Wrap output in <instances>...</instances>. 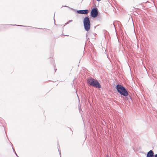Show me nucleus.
Returning a JSON list of instances; mask_svg holds the SVG:
<instances>
[{
  "label": "nucleus",
  "mask_w": 157,
  "mask_h": 157,
  "mask_svg": "<svg viewBox=\"0 0 157 157\" xmlns=\"http://www.w3.org/2000/svg\"><path fill=\"white\" fill-rule=\"evenodd\" d=\"M13 150L14 151V149L13 148Z\"/></svg>",
  "instance_id": "2eb2a0df"
},
{
  "label": "nucleus",
  "mask_w": 157,
  "mask_h": 157,
  "mask_svg": "<svg viewBox=\"0 0 157 157\" xmlns=\"http://www.w3.org/2000/svg\"><path fill=\"white\" fill-rule=\"evenodd\" d=\"M58 150L59 151V154H60V155L61 153H60V147H58Z\"/></svg>",
  "instance_id": "0eeeda50"
},
{
  "label": "nucleus",
  "mask_w": 157,
  "mask_h": 157,
  "mask_svg": "<svg viewBox=\"0 0 157 157\" xmlns=\"http://www.w3.org/2000/svg\"><path fill=\"white\" fill-rule=\"evenodd\" d=\"M17 25V26H22L21 25Z\"/></svg>",
  "instance_id": "9d476101"
},
{
  "label": "nucleus",
  "mask_w": 157,
  "mask_h": 157,
  "mask_svg": "<svg viewBox=\"0 0 157 157\" xmlns=\"http://www.w3.org/2000/svg\"><path fill=\"white\" fill-rule=\"evenodd\" d=\"M84 29L87 31H89L90 28V19L88 17H85L83 21Z\"/></svg>",
  "instance_id": "7ed1b4c3"
},
{
  "label": "nucleus",
  "mask_w": 157,
  "mask_h": 157,
  "mask_svg": "<svg viewBox=\"0 0 157 157\" xmlns=\"http://www.w3.org/2000/svg\"><path fill=\"white\" fill-rule=\"evenodd\" d=\"M15 152V154L17 156V154L16 153V152Z\"/></svg>",
  "instance_id": "f8f14e48"
},
{
  "label": "nucleus",
  "mask_w": 157,
  "mask_h": 157,
  "mask_svg": "<svg viewBox=\"0 0 157 157\" xmlns=\"http://www.w3.org/2000/svg\"><path fill=\"white\" fill-rule=\"evenodd\" d=\"M89 12V10H80L77 11V13L80 14H87Z\"/></svg>",
  "instance_id": "39448f33"
},
{
  "label": "nucleus",
  "mask_w": 157,
  "mask_h": 157,
  "mask_svg": "<svg viewBox=\"0 0 157 157\" xmlns=\"http://www.w3.org/2000/svg\"><path fill=\"white\" fill-rule=\"evenodd\" d=\"M88 83L93 86L97 88H99L101 87V86L98 82L96 80L92 78H88L87 79Z\"/></svg>",
  "instance_id": "f03ea898"
},
{
  "label": "nucleus",
  "mask_w": 157,
  "mask_h": 157,
  "mask_svg": "<svg viewBox=\"0 0 157 157\" xmlns=\"http://www.w3.org/2000/svg\"><path fill=\"white\" fill-rule=\"evenodd\" d=\"M155 157H157V154H156L155 155Z\"/></svg>",
  "instance_id": "1a4fd4ad"
},
{
  "label": "nucleus",
  "mask_w": 157,
  "mask_h": 157,
  "mask_svg": "<svg viewBox=\"0 0 157 157\" xmlns=\"http://www.w3.org/2000/svg\"><path fill=\"white\" fill-rule=\"evenodd\" d=\"M101 0H97V1H100Z\"/></svg>",
  "instance_id": "9b49d317"
},
{
  "label": "nucleus",
  "mask_w": 157,
  "mask_h": 157,
  "mask_svg": "<svg viewBox=\"0 0 157 157\" xmlns=\"http://www.w3.org/2000/svg\"><path fill=\"white\" fill-rule=\"evenodd\" d=\"M72 21V20H70V21H69L68 22H67L66 24H67L68 23H69V22H71Z\"/></svg>",
  "instance_id": "6e6552de"
},
{
  "label": "nucleus",
  "mask_w": 157,
  "mask_h": 157,
  "mask_svg": "<svg viewBox=\"0 0 157 157\" xmlns=\"http://www.w3.org/2000/svg\"><path fill=\"white\" fill-rule=\"evenodd\" d=\"M54 22H55V19H54Z\"/></svg>",
  "instance_id": "4468645a"
},
{
  "label": "nucleus",
  "mask_w": 157,
  "mask_h": 157,
  "mask_svg": "<svg viewBox=\"0 0 157 157\" xmlns=\"http://www.w3.org/2000/svg\"><path fill=\"white\" fill-rule=\"evenodd\" d=\"M106 157H109L108 155H107L106 156Z\"/></svg>",
  "instance_id": "ddd939ff"
},
{
  "label": "nucleus",
  "mask_w": 157,
  "mask_h": 157,
  "mask_svg": "<svg viewBox=\"0 0 157 157\" xmlns=\"http://www.w3.org/2000/svg\"><path fill=\"white\" fill-rule=\"evenodd\" d=\"M147 157H155L154 155V152L152 150H150L147 154Z\"/></svg>",
  "instance_id": "423d86ee"
},
{
  "label": "nucleus",
  "mask_w": 157,
  "mask_h": 157,
  "mask_svg": "<svg viewBox=\"0 0 157 157\" xmlns=\"http://www.w3.org/2000/svg\"><path fill=\"white\" fill-rule=\"evenodd\" d=\"M98 14V10L97 8L93 9L91 12V15L92 17L95 18L96 17Z\"/></svg>",
  "instance_id": "20e7f679"
},
{
  "label": "nucleus",
  "mask_w": 157,
  "mask_h": 157,
  "mask_svg": "<svg viewBox=\"0 0 157 157\" xmlns=\"http://www.w3.org/2000/svg\"><path fill=\"white\" fill-rule=\"evenodd\" d=\"M116 89L121 95L125 97L128 95V94L127 90L122 85L120 84L117 85L116 86Z\"/></svg>",
  "instance_id": "f257e3e1"
}]
</instances>
